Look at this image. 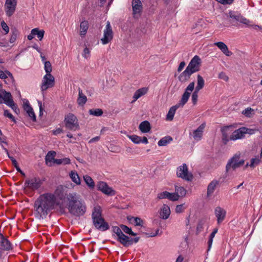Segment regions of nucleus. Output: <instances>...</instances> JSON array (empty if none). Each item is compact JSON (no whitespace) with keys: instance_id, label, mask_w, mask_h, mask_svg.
<instances>
[{"instance_id":"nucleus-1","label":"nucleus","mask_w":262,"mask_h":262,"mask_svg":"<svg viewBox=\"0 0 262 262\" xmlns=\"http://www.w3.org/2000/svg\"><path fill=\"white\" fill-rule=\"evenodd\" d=\"M68 194L66 188L62 185H59L57 187L54 193H45L40 195L34 204L36 217L39 219L46 218L49 212L59 205V202L57 201V198L63 201L67 204V197Z\"/></svg>"},{"instance_id":"nucleus-2","label":"nucleus","mask_w":262,"mask_h":262,"mask_svg":"<svg viewBox=\"0 0 262 262\" xmlns=\"http://www.w3.org/2000/svg\"><path fill=\"white\" fill-rule=\"evenodd\" d=\"M66 206L69 212L76 217L84 215L86 211L85 203L76 192L69 193L67 197Z\"/></svg>"},{"instance_id":"nucleus-3","label":"nucleus","mask_w":262,"mask_h":262,"mask_svg":"<svg viewBox=\"0 0 262 262\" xmlns=\"http://www.w3.org/2000/svg\"><path fill=\"white\" fill-rule=\"evenodd\" d=\"M229 16L231 19V23L234 25L237 26L238 25V23L245 25L246 26H249L250 21L241 15L240 13L237 11H230L229 12Z\"/></svg>"},{"instance_id":"nucleus-4","label":"nucleus","mask_w":262,"mask_h":262,"mask_svg":"<svg viewBox=\"0 0 262 262\" xmlns=\"http://www.w3.org/2000/svg\"><path fill=\"white\" fill-rule=\"evenodd\" d=\"M240 156L241 155L239 154H236L229 160L226 166L227 172L229 171L231 168L233 170H235L244 165L245 160L244 159H240Z\"/></svg>"},{"instance_id":"nucleus-5","label":"nucleus","mask_w":262,"mask_h":262,"mask_svg":"<svg viewBox=\"0 0 262 262\" xmlns=\"http://www.w3.org/2000/svg\"><path fill=\"white\" fill-rule=\"evenodd\" d=\"M64 122L65 126L70 130H76L79 128L78 119L72 113H69L65 116Z\"/></svg>"},{"instance_id":"nucleus-6","label":"nucleus","mask_w":262,"mask_h":262,"mask_svg":"<svg viewBox=\"0 0 262 262\" xmlns=\"http://www.w3.org/2000/svg\"><path fill=\"white\" fill-rule=\"evenodd\" d=\"M177 176L187 181H191L193 179V174L188 171L187 165L185 163L177 168Z\"/></svg>"},{"instance_id":"nucleus-7","label":"nucleus","mask_w":262,"mask_h":262,"mask_svg":"<svg viewBox=\"0 0 262 262\" xmlns=\"http://www.w3.org/2000/svg\"><path fill=\"white\" fill-rule=\"evenodd\" d=\"M43 181L44 180H41L39 177H33L26 180L25 186L32 191H35L38 190L41 187Z\"/></svg>"},{"instance_id":"nucleus-8","label":"nucleus","mask_w":262,"mask_h":262,"mask_svg":"<svg viewBox=\"0 0 262 262\" xmlns=\"http://www.w3.org/2000/svg\"><path fill=\"white\" fill-rule=\"evenodd\" d=\"M55 85V78L52 74H46L43 77L41 84V91L43 92L47 89L52 88Z\"/></svg>"},{"instance_id":"nucleus-9","label":"nucleus","mask_w":262,"mask_h":262,"mask_svg":"<svg viewBox=\"0 0 262 262\" xmlns=\"http://www.w3.org/2000/svg\"><path fill=\"white\" fill-rule=\"evenodd\" d=\"M194 82L193 81L187 86L181 100L179 103L177 104L179 107H183L187 103L190 96L191 92L194 90Z\"/></svg>"},{"instance_id":"nucleus-10","label":"nucleus","mask_w":262,"mask_h":262,"mask_svg":"<svg viewBox=\"0 0 262 262\" xmlns=\"http://www.w3.org/2000/svg\"><path fill=\"white\" fill-rule=\"evenodd\" d=\"M117 241L121 244L124 247H127L133 244V243H137L140 239L139 237H129L124 233L121 236H119V238H117Z\"/></svg>"},{"instance_id":"nucleus-11","label":"nucleus","mask_w":262,"mask_h":262,"mask_svg":"<svg viewBox=\"0 0 262 262\" xmlns=\"http://www.w3.org/2000/svg\"><path fill=\"white\" fill-rule=\"evenodd\" d=\"M113 38V32L110 21H107L105 29L104 30L103 37L101 40L103 45H106L110 42Z\"/></svg>"},{"instance_id":"nucleus-12","label":"nucleus","mask_w":262,"mask_h":262,"mask_svg":"<svg viewBox=\"0 0 262 262\" xmlns=\"http://www.w3.org/2000/svg\"><path fill=\"white\" fill-rule=\"evenodd\" d=\"M201 60L198 55H195L186 67L193 73L198 72L200 70Z\"/></svg>"},{"instance_id":"nucleus-13","label":"nucleus","mask_w":262,"mask_h":262,"mask_svg":"<svg viewBox=\"0 0 262 262\" xmlns=\"http://www.w3.org/2000/svg\"><path fill=\"white\" fill-rule=\"evenodd\" d=\"M16 5V0H6L5 5V12L7 16L10 17L14 14Z\"/></svg>"},{"instance_id":"nucleus-14","label":"nucleus","mask_w":262,"mask_h":262,"mask_svg":"<svg viewBox=\"0 0 262 262\" xmlns=\"http://www.w3.org/2000/svg\"><path fill=\"white\" fill-rule=\"evenodd\" d=\"M97 187L98 190L102 191L105 194L110 195L115 194V191L110 187L106 182L102 181L98 182L97 184Z\"/></svg>"},{"instance_id":"nucleus-15","label":"nucleus","mask_w":262,"mask_h":262,"mask_svg":"<svg viewBox=\"0 0 262 262\" xmlns=\"http://www.w3.org/2000/svg\"><path fill=\"white\" fill-rule=\"evenodd\" d=\"M95 227L101 231H105L110 228L108 224L103 217L93 221Z\"/></svg>"},{"instance_id":"nucleus-16","label":"nucleus","mask_w":262,"mask_h":262,"mask_svg":"<svg viewBox=\"0 0 262 262\" xmlns=\"http://www.w3.org/2000/svg\"><path fill=\"white\" fill-rule=\"evenodd\" d=\"M232 127V125L226 126L222 127L221 129L222 135V141L225 145L227 144L228 142L230 140V137H229V135L232 133V130H231Z\"/></svg>"},{"instance_id":"nucleus-17","label":"nucleus","mask_w":262,"mask_h":262,"mask_svg":"<svg viewBox=\"0 0 262 262\" xmlns=\"http://www.w3.org/2000/svg\"><path fill=\"white\" fill-rule=\"evenodd\" d=\"M12 249V246L8 238L0 233V249L9 251Z\"/></svg>"},{"instance_id":"nucleus-18","label":"nucleus","mask_w":262,"mask_h":262,"mask_svg":"<svg viewBox=\"0 0 262 262\" xmlns=\"http://www.w3.org/2000/svg\"><path fill=\"white\" fill-rule=\"evenodd\" d=\"M226 211L220 207H217L215 209V215L217 217V224H221L225 219L226 216Z\"/></svg>"},{"instance_id":"nucleus-19","label":"nucleus","mask_w":262,"mask_h":262,"mask_svg":"<svg viewBox=\"0 0 262 262\" xmlns=\"http://www.w3.org/2000/svg\"><path fill=\"white\" fill-rule=\"evenodd\" d=\"M24 109L27 113L28 116L33 122L36 121V118L33 110L27 101L24 104Z\"/></svg>"},{"instance_id":"nucleus-20","label":"nucleus","mask_w":262,"mask_h":262,"mask_svg":"<svg viewBox=\"0 0 262 262\" xmlns=\"http://www.w3.org/2000/svg\"><path fill=\"white\" fill-rule=\"evenodd\" d=\"M132 8L134 17L136 14H140L142 11V4L140 0H133Z\"/></svg>"},{"instance_id":"nucleus-21","label":"nucleus","mask_w":262,"mask_h":262,"mask_svg":"<svg viewBox=\"0 0 262 262\" xmlns=\"http://www.w3.org/2000/svg\"><path fill=\"white\" fill-rule=\"evenodd\" d=\"M245 133L243 129V127L235 130L232 133V134L230 137V140H236L241 139L245 137Z\"/></svg>"},{"instance_id":"nucleus-22","label":"nucleus","mask_w":262,"mask_h":262,"mask_svg":"<svg viewBox=\"0 0 262 262\" xmlns=\"http://www.w3.org/2000/svg\"><path fill=\"white\" fill-rule=\"evenodd\" d=\"M192 74L193 73L186 68V69L179 76L178 79L181 82L184 83L189 79Z\"/></svg>"},{"instance_id":"nucleus-23","label":"nucleus","mask_w":262,"mask_h":262,"mask_svg":"<svg viewBox=\"0 0 262 262\" xmlns=\"http://www.w3.org/2000/svg\"><path fill=\"white\" fill-rule=\"evenodd\" d=\"M2 94H4L2 98V103L4 102L7 105H10L14 102L11 94L7 92L5 90H1Z\"/></svg>"},{"instance_id":"nucleus-24","label":"nucleus","mask_w":262,"mask_h":262,"mask_svg":"<svg viewBox=\"0 0 262 262\" xmlns=\"http://www.w3.org/2000/svg\"><path fill=\"white\" fill-rule=\"evenodd\" d=\"M205 127V124L202 123L196 129L193 131V137L195 140L198 141L201 139Z\"/></svg>"},{"instance_id":"nucleus-25","label":"nucleus","mask_w":262,"mask_h":262,"mask_svg":"<svg viewBox=\"0 0 262 262\" xmlns=\"http://www.w3.org/2000/svg\"><path fill=\"white\" fill-rule=\"evenodd\" d=\"M215 46H217L222 52L227 56H230L232 53L228 50L227 45L223 42L219 41L214 43Z\"/></svg>"},{"instance_id":"nucleus-26","label":"nucleus","mask_w":262,"mask_h":262,"mask_svg":"<svg viewBox=\"0 0 262 262\" xmlns=\"http://www.w3.org/2000/svg\"><path fill=\"white\" fill-rule=\"evenodd\" d=\"M170 214V210L169 207L166 204H164L161 208L160 212V218L163 220H166L169 217Z\"/></svg>"},{"instance_id":"nucleus-27","label":"nucleus","mask_w":262,"mask_h":262,"mask_svg":"<svg viewBox=\"0 0 262 262\" xmlns=\"http://www.w3.org/2000/svg\"><path fill=\"white\" fill-rule=\"evenodd\" d=\"M92 217L93 221L102 217V211L100 206L94 207L92 214Z\"/></svg>"},{"instance_id":"nucleus-28","label":"nucleus","mask_w":262,"mask_h":262,"mask_svg":"<svg viewBox=\"0 0 262 262\" xmlns=\"http://www.w3.org/2000/svg\"><path fill=\"white\" fill-rule=\"evenodd\" d=\"M56 155V153L54 151H50L48 152L45 158L47 164H48V163H50V164H49V166H51V163L53 162L54 163L55 160H56V159H55Z\"/></svg>"},{"instance_id":"nucleus-29","label":"nucleus","mask_w":262,"mask_h":262,"mask_svg":"<svg viewBox=\"0 0 262 262\" xmlns=\"http://www.w3.org/2000/svg\"><path fill=\"white\" fill-rule=\"evenodd\" d=\"M139 129L143 133L149 132L151 129L150 123L146 120L142 122L139 125Z\"/></svg>"},{"instance_id":"nucleus-30","label":"nucleus","mask_w":262,"mask_h":262,"mask_svg":"<svg viewBox=\"0 0 262 262\" xmlns=\"http://www.w3.org/2000/svg\"><path fill=\"white\" fill-rule=\"evenodd\" d=\"M89 28V23L88 21L83 20L80 25V35L81 37H84L86 34Z\"/></svg>"},{"instance_id":"nucleus-31","label":"nucleus","mask_w":262,"mask_h":262,"mask_svg":"<svg viewBox=\"0 0 262 262\" xmlns=\"http://www.w3.org/2000/svg\"><path fill=\"white\" fill-rule=\"evenodd\" d=\"M219 182L217 180L212 181L208 185L207 194L208 196L210 195L214 192L216 186L219 185Z\"/></svg>"},{"instance_id":"nucleus-32","label":"nucleus","mask_w":262,"mask_h":262,"mask_svg":"<svg viewBox=\"0 0 262 262\" xmlns=\"http://www.w3.org/2000/svg\"><path fill=\"white\" fill-rule=\"evenodd\" d=\"M179 107L176 104L170 108L166 115L167 120L171 121L173 120L176 111Z\"/></svg>"},{"instance_id":"nucleus-33","label":"nucleus","mask_w":262,"mask_h":262,"mask_svg":"<svg viewBox=\"0 0 262 262\" xmlns=\"http://www.w3.org/2000/svg\"><path fill=\"white\" fill-rule=\"evenodd\" d=\"M147 90L145 88H141L137 90L133 96V101H136L138 99L141 97L142 96L146 94Z\"/></svg>"},{"instance_id":"nucleus-34","label":"nucleus","mask_w":262,"mask_h":262,"mask_svg":"<svg viewBox=\"0 0 262 262\" xmlns=\"http://www.w3.org/2000/svg\"><path fill=\"white\" fill-rule=\"evenodd\" d=\"M70 177L72 181L74 182L77 185L80 184V179L77 174V173L75 171H71L70 173Z\"/></svg>"},{"instance_id":"nucleus-35","label":"nucleus","mask_w":262,"mask_h":262,"mask_svg":"<svg viewBox=\"0 0 262 262\" xmlns=\"http://www.w3.org/2000/svg\"><path fill=\"white\" fill-rule=\"evenodd\" d=\"M172 140V138L169 136H165L161 138L158 142L159 146H165Z\"/></svg>"},{"instance_id":"nucleus-36","label":"nucleus","mask_w":262,"mask_h":262,"mask_svg":"<svg viewBox=\"0 0 262 262\" xmlns=\"http://www.w3.org/2000/svg\"><path fill=\"white\" fill-rule=\"evenodd\" d=\"M31 33L34 35H37L39 40H41L43 37L45 31L43 30H39L38 28H34L31 30Z\"/></svg>"},{"instance_id":"nucleus-37","label":"nucleus","mask_w":262,"mask_h":262,"mask_svg":"<svg viewBox=\"0 0 262 262\" xmlns=\"http://www.w3.org/2000/svg\"><path fill=\"white\" fill-rule=\"evenodd\" d=\"M83 179L86 184L90 188L93 189L94 188L95 183L90 176L88 175L84 176Z\"/></svg>"},{"instance_id":"nucleus-38","label":"nucleus","mask_w":262,"mask_h":262,"mask_svg":"<svg viewBox=\"0 0 262 262\" xmlns=\"http://www.w3.org/2000/svg\"><path fill=\"white\" fill-rule=\"evenodd\" d=\"M204 80L203 78L200 75L197 76V85L195 89L196 91H200L202 89L204 86Z\"/></svg>"},{"instance_id":"nucleus-39","label":"nucleus","mask_w":262,"mask_h":262,"mask_svg":"<svg viewBox=\"0 0 262 262\" xmlns=\"http://www.w3.org/2000/svg\"><path fill=\"white\" fill-rule=\"evenodd\" d=\"M8 77H9L12 81L14 80L12 74L11 72L8 70H6L5 72H4L3 71L0 70V78L4 79L8 78Z\"/></svg>"},{"instance_id":"nucleus-40","label":"nucleus","mask_w":262,"mask_h":262,"mask_svg":"<svg viewBox=\"0 0 262 262\" xmlns=\"http://www.w3.org/2000/svg\"><path fill=\"white\" fill-rule=\"evenodd\" d=\"M120 227L121 229H122V232L123 231L126 234H128L129 235H132V236H136L137 235V233L134 232L132 229L130 228H129L126 225H124L123 224L120 225Z\"/></svg>"},{"instance_id":"nucleus-41","label":"nucleus","mask_w":262,"mask_h":262,"mask_svg":"<svg viewBox=\"0 0 262 262\" xmlns=\"http://www.w3.org/2000/svg\"><path fill=\"white\" fill-rule=\"evenodd\" d=\"M11 36L9 41L11 43H13L16 40V38L19 34V31L16 28H13L11 29Z\"/></svg>"},{"instance_id":"nucleus-42","label":"nucleus","mask_w":262,"mask_h":262,"mask_svg":"<svg viewBox=\"0 0 262 262\" xmlns=\"http://www.w3.org/2000/svg\"><path fill=\"white\" fill-rule=\"evenodd\" d=\"M175 191L180 196H184L186 194V190L183 187L175 186Z\"/></svg>"},{"instance_id":"nucleus-43","label":"nucleus","mask_w":262,"mask_h":262,"mask_svg":"<svg viewBox=\"0 0 262 262\" xmlns=\"http://www.w3.org/2000/svg\"><path fill=\"white\" fill-rule=\"evenodd\" d=\"M71 161L70 159L68 158H65L63 159H57L55 160L54 164H56L57 165H66L70 164Z\"/></svg>"},{"instance_id":"nucleus-44","label":"nucleus","mask_w":262,"mask_h":262,"mask_svg":"<svg viewBox=\"0 0 262 262\" xmlns=\"http://www.w3.org/2000/svg\"><path fill=\"white\" fill-rule=\"evenodd\" d=\"M89 113L90 115L95 116H101L103 114V111L100 108L91 109Z\"/></svg>"},{"instance_id":"nucleus-45","label":"nucleus","mask_w":262,"mask_h":262,"mask_svg":"<svg viewBox=\"0 0 262 262\" xmlns=\"http://www.w3.org/2000/svg\"><path fill=\"white\" fill-rule=\"evenodd\" d=\"M127 219L129 221H131L132 219H133L135 221V226H143V221L139 217H132L129 218V217H127Z\"/></svg>"},{"instance_id":"nucleus-46","label":"nucleus","mask_w":262,"mask_h":262,"mask_svg":"<svg viewBox=\"0 0 262 262\" xmlns=\"http://www.w3.org/2000/svg\"><path fill=\"white\" fill-rule=\"evenodd\" d=\"M128 137L135 144H139L141 143V137L136 135H133L128 136Z\"/></svg>"},{"instance_id":"nucleus-47","label":"nucleus","mask_w":262,"mask_h":262,"mask_svg":"<svg viewBox=\"0 0 262 262\" xmlns=\"http://www.w3.org/2000/svg\"><path fill=\"white\" fill-rule=\"evenodd\" d=\"M45 70L46 72V74H51V73L52 70L51 63L49 61H45Z\"/></svg>"},{"instance_id":"nucleus-48","label":"nucleus","mask_w":262,"mask_h":262,"mask_svg":"<svg viewBox=\"0 0 262 262\" xmlns=\"http://www.w3.org/2000/svg\"><path fill=\"white\" fill-rule=\"evenodd\" d=\"M112 231L116 234L117 238H119V236H121L123 233L120 227H119L118 226H113Z\"/></svg>"},{"instance_id":"nucleus-49","label":"nucleus","mask_w":262,"mask_h":262,"mask_svg":"<svg viewBox=\"0 0 262 262\" xmlns=\"http://www.w3.org/2000/svg\"><path fill=\"white\" fill-rule=\"evenodd\" d=\"M180 198V195L176 193V192L174 193H170L168 195V200L171 201H176L179 200Z\"/></svg>"},{"instance_id":"nucleus-50","label":"nucleus","mask_w":262,"mask_h":262,"mask_svg":"<svg viewBox=\"0 0 262 262\" xmlns=\"http://www.w3.org/2000/svg\"><path fill=\"white\" fill-rule=\"evenodd\" d=\"M169 194V192L168 191H163L162 192L158 193L157 195V199L159 200L164 199H168V195Z\"/></svg>"},{"instance_id":"nucleus-51","label":"nucleus","mask_w":262,"mask_h":262,"mask_svg":"<svg viewBox=\"0 0 262 262\" xmlns=\"http://www.w3.org/2000/svg\"><path fill=\"white\" fill-rule=\"evenodd\" d=\"M254 110L251 107H248L243 111V114L246 117H250V115L254 114Z\"/></svg>"},{"instance_id":"nucleus-52","label":"nucleus","mask_w":262,"mask_h":262,"mask_svg":"<svg viewBox=\"0 0 262 262\" xmlns=\"http://www.w3.org/2000/svg\"><path fill=\"white\" fill-rule=\"evenodd\" d=\"M199 92V91H196V90H195L192 93V95L191 96V100H192V102L194 105H195L197 102Z\"/></svg>"},{"instance_id":"nucleus-53","label":"nucleus","mask_w":262,"mask_h":262,"mask_svg":"<svg viewBox=\"0 0 262 262\" xmlns=\"http://www.w3.org/2000/svg\"><path fill=\"white\" fill-rule=\"evenodd\" d=\"M205 221L203 219H202L199 221L196 227V231L198 232H200L202 231L204 225L205 224Z\"/></svg>"},{"instance_id":"nucleus-54","label":"nucleus","mask_w":262,"mask_h":262,"mask_svg":"<svg viewBox=\"0 0 262 262\" xmlns=\"http://www.w3.org/2000/svg\"><path fill=\"white\" fill-rule=\"evenodd\" d=\"M4 115L10 119L13 122L16 123V120L15 119L14 117L10 113V112L6 110L4 111Z\"/></svg>"},{"instance_id":"nucleus-55","label":"nucleus","mask_w":262,"mask_h":262,"mask_svg":"<svg viewBox=\"0 0 262 262\" xmlns=\"http://www.w3.org/2000/svg\"><path fill=\"white\" fill-rule=\"evenodd\" d=\"M260 162V160L258 158H252L251 160V163L249 166L251 167H254L255 165H258Z\"/></svg>"},{"instance_id":"nucleus-56","label":"nucleus","mask_w":262,"mask_h":262,"mask_svg":"<svg viewBox=\"0 0 262 262\" xmlns=\"http://www.w3.org/2000/svg\"><path fill=\"white\" fill-rule=\"evenodd\" d=\"M90 49L86 47L83 51L82 56L84 58L88 59L90 56Z\"/></svg>"},{"instance_id":"nucleus-57","label":"nucleus","mask_w":262,"mask_h":262,"mask_svg":"<svg viewBox=\"0 0 262 262\" xmlns=\"http://www.w3.org/2000/svg\"><path fill=\"white\" fill-rule=\"evenodd\" d=\"M87 101V98L86 96L85 97H80V98H78L77 99V103L79 105H83Z\"/></svg>"},{"instance_id":"nucleus-58","label":"nucleus","mask_w":262,"mask_h":262,"mask_svg":"<svg viewBox=\"0 0 262 262\" xmlns=\"http://www.w3.org/2000/svg\"><path fill=\"white\" fill-rule=\"evenodd\" d=\"M243 129L244 131L245 135V134H249V135L254 134L255 133V131L256 130L255 129L248 128H247L245 127H243Z\"/></svg>"},{"instance_id":"nucleus-59","label":"nucleus","mask_w":262,"mask_h":262,"mask_svg":"<svg viewBox=\"0 0 262 262\" xmlns=\"http://www.w3.org/2000/svg\"><path fill=\"white\" fill-rule=\"evenodd\" d=\"M8 106L10 107L16 114H18L19 113L20 110L18 107L17 105L15 104L14 102L11 104L10 105Z\"/></svg>"},{"instance_id":"nucleus-60","label":"nucleus","mask_w":262,"mask_h":262,"mask_svg":"<svg viewBox=\"0 0 262 262\" xmlns=\"http://www.w3.org/2000/svg\"><path fill=\"white\" fill-rule=\"evenodd\" d=\"M1 25L4 31L5 32V34L8 33L9 31V28L4 20L1 22Z\"/></svg>"},{"instance_id":"nucleus-61","label":"nucleus","mask_w":262,"mask_h":262,"mask_svg":"<svg viewBox=\"0 0 262 262\" xmlns=\"http://www.w3.org/2000/svg\"><path fill=\"white\" fill-rule=\"evenodd\" d=\"M183 204L178 205L176 207V213H181L183 212L185 209V207L183 206Z\"/></svg>"},{"instance_id":"nucleus-62","label":"nucleus","mask_w":262,"mask_h":262,"mask_svg":"<svg viewBox=\"0 0 262 262\" xmlns=\"http://www.w3.org/2000/svg\"><path fill=\"white\" fill-rule=\"evenodd\" d=\"M10 159H11V161L12 162V164L14 165V166L15 167L16 170L17 171H20V168L19 167L16 160L13 157H10Z\"/></svg>"},{"instance_id":"nucleus-63","label":"nucleus","mask_w":262,"mask_h":262,"mask_svg":"<svg viewBox=\"0 0 262 262\" xmlns=\"http://www.w3.org/2000/svg\"><path fill=\"white\" fill-rule=\"evenodd\" d=\"M219 78L220 79H223L225 81H227L229 79L228 77L226 75V74L224 72H221L219 75Z\"/></svg>"},{"instance_id":"nucleus-64","label":"nucleus","mask_w":262,"mask_h":262,"mask_svg":"<svg viewBox=\"0 0 262 262\" xmlns=\"http://www.w3.org/2000/svg\"><path fill=\"white\" fill-rule=\"evenodd\" d=\"M217 2L223 5L231 4L233 0H216Z\"/></svg>"}]
</instances>
